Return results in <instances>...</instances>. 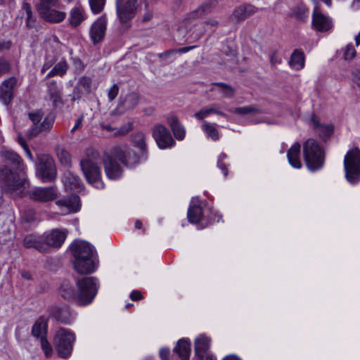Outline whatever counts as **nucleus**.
Returning <instances> with one entry per match:
<instances>
[{
    "label": "nucleus",
    "mask_w": 360,
    "mask_h": 360,
    "mask_svg": "<svg viewBox=\"0 0 360 360\" xmlns=\"http://www.w3.org/2000/svg\"><path fill=\"white\" fill-rule=\"evenodd\" d=\"M66 235L64 232L58 229L52 230L49 233L44 236V244H46V251L49 247L60 248L64 243Z\"/></svg>",
    "instance_id": "aec40b11"
},
{
    "label": "nucleus",
    "mask_w": 360,
    "mask_h": 360,
    "mask_svg": "<svg viewBox=\"0 0 360 360\" xmlns=\"http://www.w3.org/2000/svg\"><path fill=\"white\" fill-rule=\"evenodd\" d=\"M47 332V321L46 319L41 316L34 323L32 333L34 336L41 339L42 337H46Z\"/></svg>",
    "instance_id": "f704fd0d"
},
{
    "label": "nucleus",
    "mask_w": 360,
    "mask_h": 360,
    "mask_svg": "<svg viewBox=\"0 0 360 360\" xmlns=\"http://www.w3.org/2000/svg\"><path fill=\"white\" fill-rule=\"evenodd\" d=\"M303 154L309 169L315 171L321 169L324 163V152L317 141L307 139L303 144Z\"/></svg>",
    "instance_id": "7ed1b4c3"
},
{
    "label": "nucleus",
    "mask_w": 360,
    "mask_h": 360,
    "mask_svg": "<svg viewBox=\"0 0 360 360\" xmlns=\"http://www.w3.org/2000/svg\"><path fill=\"white\" fill-rule=\"evenodd\" d=\"M216 86L219 87V92L226 98H229L233 96L234 89L229 85L224 83H217Z\"/></svg>",
    "instance_id": "de8ad7c7"
},
{
    "label": "nucleus",
    "mask_w": 360,
    "mask_h": 360,
    "mask_svg": "<svg viewBox=\"0 0 360 360\" xmlns=\"http://www.w3.org/2000/svg\"><path fill=\"white\" fill-rule=\"evenodd\" d=\"M11 46V41H0V51L10 49Z\"/></svg>",
    "instance_id": "338daca9"
},
{
    "label": "nucleus",
    "mask_w": 360,
    "mask_h": 360,
    "mask_svg": "<svg viewBox=\"0 0 360 360\" xmlns=\"http://www.w3.org/2000/svg\"><path fill=\"white\" fill-rule=\"evenodd\" d=\"M332 25L331 20L315 8L312 18L313 27L319 32H326L332 27Z\"/></svg>",
    "instance_id": "412c9836"
},
{
    "label": "nucleus",
    "mask_w": 360,
    "mask_h": 360,
    "mask_svg": "<svg viewBox=\"0 0 360 360\" xmlns=\"http://www.w3.org/2000/svg\"><path fill=\"white\" fill-rule=\"evenodd\" d=\"M23 243L26 248H34L39 252H46L44 236L28 235L24 238Z\"/></svg>",
    "instance_id": "393cba45"
},
{
    "label": "nucleus",
    "mask_w": 360,
    "mask_h": 360,
    "mask_svg": "<svg viewBox=\"0 0 360 360\" xmlns=\"http://www.w3.org/2000/svg\"><path fill=\"white\" fill-rule=\"evenodd\" d=\"M234 112L239 115L258 114L262 110L255 105L239 107L234 109Z\"/></svg>",
    "instance_id": "a18cd8bd"
},
{
    "label": "nucleus",
    "mask_w": 360,
    "mask_h": 360,
    "mask_svg": "<svg viewBox=\"0 0 360 360\" xmlns=\"http://www.w3.org/2000/svg\"><path fill=\"white\" fill-rule=\"evenodd\" d=\"M59 0H39V3L38 5V11L39 13L41 11H44L48 9L50 7L56 6Z\"/></svg>",
    "instance_id": "8fccbe9b"
},
{
    "label": "nucleus",
    "mask_w": 360,
    "mask_h": 360,
    "mask_svg": "<svg viewBox=\"0 0 360 360\" xmlns=\"http://www.w3.org/2000/svg\"><path fill=\"white\" fill-rule=\"evenodd\" d=\"M61 296L65 300H72L77 303V291L74 288L68 285L63 284L60 289Z\"/></svg>",
    "instance_id": "37998d69"
},
{
    "label": "nucleus",
    "mask_w": 360,
    "mask_h": 360,
    "mask_svg": "<svg viewBox=\"0 0 360 360\" xmlns=\"http://www.w3.org/2000/svg\"><path fill=\"white\" fill-rule=\"evenodd\" d=\"M17 84L14 77L5 80L0 86V99L5 105H8L13 96V89Z\"/></svg>",
    "instance_id": "f3484780"
},
{
    "label": "nucleus",
    "mask_w": 360,
    "mask_h": 360,
    "mask_svg": "<svg viewBox=\"0 0 360 360\" xmlns=\"http://www.w3.org/2000/svg\"><path fill=\"white\" fill-rule=\"evenodd\" d=\"M130 298L133 301H137L142 298V295L140 291L139 290H134L130 294Z\"/></svg>",
    "instance_id": "e2e57ef3"
},
{
    "label": "nucleus",
    "mask_w": 360,
    "mask_h": 360,
    "mask_svg": "<svg viewBox=\"0 0 360 360\" xmlns=\"http://www.w3.org/2000/svg\"><path fill=\"white\" fill-rule=\"evenodd\" d=\"M111 153L115 158L118 159L123 165L129 167L147 160L142 159V153L138 155L136 152L124 144L115 146Z\"/></svg>",
    "instance_id": "9d476101"
},
{
    "label": "nucleus",
    "mask_w": 360,
    "mask_h": 360,
    "mask_svg": "<svg viewBox=\"0 0 360 360\" xmlns=\"http://www.w3.org/2000/svg\"><path fill=\"white\" fill-rule=\"evenodd\" d=\"M68 70V64L65 60L58 62L55 65L53 69L47 74L46 78H50L55 76L63 77L66 74Z\"/></svg>",
    "instance_id": "4c0bfd02"
},
{
    "label": "nucleus",
    "mask_w": 360,
    "mask_h": 360,
    "mask_svg": "<svg viewBox=\"0 0 360 360\" xmlns=\"http://www.w3.org/2000/svg\"><path fill=\"white\" fill-rule=\"evenodd\" d=\"M98 159L86 158L80 162V167L87 182L98 189L104 188Z\"/></svg>",
    "instance_id": "423d86ee"
},
{
    "label": "nucleus",
    "mask_w": 360,
    "mask_h": 360,
    "mask_svg": "<svg viewBox=\"0 0 360 360\" xmlns=\"http://www.w3.org/2000/svg\"><path fill=\"white\" fill-rule=\"evenodd\" d=\"M9 70V63L5 59L0 58V75L8 72Z\"/></svg>",
    "instance_id": "13d9d810"
},
{
    "label": "nucleus",
    "mask_w": 360,
    "mask_h": 360,
    "mask_svg": "<svg viewBox=\"0 0 360 360\" xmlns=\"http://www.w3.org/2000/svg\"><path fill=\"white\" fill-rule=\"evenodd\" d=\"M160 356L162 360H169V349L168 348H162L160 349Z\"/></svg>",
    "instance_id": "052dcab7"
},
{
    "label": "nucleus",
    "mask_w": 360,
    "mask_h": 360,
    "mask_svg": "<svg viewBox=\"0 0 360 360\" xmlns=\"http://www.w3.org/2000/svg\"><path fill=\"white\" fill-rule=\"evenodd\" d=\"M257 11V8L250 4L239 6L233 12L231 18L237 21L243 20Z\"/></svg>",
    "instance_id": "bb28decb"
},
{
    "label": "nucleus",
    "mask_w": 360,
    "mask_h": 360,
    "mask_svg": "<svg viewBox=\"0 0 360 360\" xmlns=\"http://www.w3.org/2000/svg\"><path fill=\"white\" fill-rule=\"evenodd\" d=\"M62 181L67 191H79L82 189L80 179L69 170L64 172Z\"/></svg>",
    "instance_id": "b1692460"
},
{
    "label": "nucleus",
    "mask_w": 360,
    "mask_h": 360,
    "mask_svg": "<svg viewBox=\"0 0 360 360\" xmlns=\"http://www.w3.org/2000/svg\"><path fill=\"white\" fill-rule=\"evenodd\" d=\"M52 314L57 321L65 324H70L73 320L72 314L68 307H56L53 308Z\"/></svg>",
    "instance_id": "c756f323"
},
{
    "label": "nucleus",
    "mask_w": 360,
    "mask_h": 360,
    "mask_svg": "<svg viewBox=\"0 0 360 360\" xmlns=\"http://www.w3.org/2000/svg\"><path fill=\"white\" fill-rule=\"evenodd\" d=\"M139 94L136 92H131L125 96L120 105H122L124 109L130 110L135 108L139 104Z\"/></svg>",
    "instance_id": "e433bc0d"
},
{
    "label": "nucleus",
    "mask_w": 360,
    "mask_h": 360,
    "mask_svg": "<svg viewBox=\"0 0 360 360\" xmlns=\"http://www.w3.org/2000/svg\"><path fill=\"white\" fill-rule=\"evenodd\" d=\"M133 127V122L129 121L126 124H123L120 128L115 129L112 128L111 126L108 124L102 125V128L107 131L115 130V136H124L127 134L129 131L132 129Z\"/></svg>",
    "instance_id": "a19ab883"
},
{
    "label": "nucleus",
    "mask_w": 360,
    "mask_h": 360,
    "mask_svg": "<svg viewBox=\"0 0 360 360\" xmlns=\"http://www.w3.org/2000/svg\"><path fill=\"white\" fill-rule=\"evenodd\" d=\"M202 130L205 133L207 138H210L213 141L219 139V132L214 127V124L204 122L201 126Z\"/></svg>",
    "instance_id": "ea45409f"
},
{
    "label": "nucleus",
    "mask_w": 360,
    "mask_h": 360,
    "mask_svg": "<svg viewBox=\"0 0 360 360\" xmlns=\"http://www.w3.org/2000/svg\"><path fill=\"white\" fill-rule=\"evenodd\" d=\"M75 257L74 267L81 274H90L96 270L94 248L88 242L75 240L70 247Z\"/></svg>",
    "instance_id": "f03ea898"
},
{
    "label": "nucleus",
    "mask_w": 360,
    "mask_h": 360,
    "mask_svg": "<svg viewBox=\"0 0 360 360\" xmlns=\"http://www.w3.org/2000/svg\"><path fill=\"white\" fill-rule=\"evenodd\" d=\"M20 12L22 18L25 17L26 18L27 26L30 27H33L34 20L30 5L28 3H23Z\"/></svg>",
    "instance_id": "79ce46f5"
},
{
    "label": "nucleus",
    "mask_w": 360,
    "mask_h": 360,
    "mask_svg": "<svg viewBox=\"0 0 360 360\" xmlns=\"http://www.w3.org/2000/svg\"><path fill=\"white\" fill-rule=\"evenodd\" d=\"M309 125L323 139L329 138L334 131V126L332 124H321L319 118L314 115L309 120Z\"/></svg>",
    "instance_id": "2eb2a0df"
},
{
    "label": "nucleus",
    "mask_w": 360,
    "mask_h": 360,
    "mask_svg": "<svg viewBox=\"0 0 360 360\" xmlns=\"http://www.w3.org/2000/svg\"><path fill=\"white\" fill-rule=\"evenodd\" d=\"M211 339L205 335H200L195 340V353L196 356H202L209 353Z\"/></svg>",
    "instance_id": "7c9ffc66"
},
{
    "label": "nucleus",
    "mask_w": 360,
    "mask_h": 360,
    "mask_svg": "<svg viewBox=\"0 0 360 360\" xmlns=\"http://www.w3.org/2000/svg\"><path fill=\"white\" fill-rule=\"evenodd\" d=\"M115 5L119 22L128 27L136 15L139 8L137 0H115Z\"/></svg>",
    "instance_id": "1a4fd4ad"
},
{
    "label": "nucleus",
    "mask_w": 360,
    "mask_h": 360,
    "mask_svg": "<svg viewBox=\"0 0 360 360\" xmlns=\"http://www.w3.org/2000/svg\"><path fill=\"white\" fill-rule=\"evenodd\" d=\"M113 158L112 155H106L103 159V165L107 176L110 179L116 180L122 176V170Z\"/></svg>",
    "instance_id": "a211bd4d"
},
{
    "label": "nucleus",
    "mask_w": 360,
    "mask_h": 360,
    "mask_svg": "<svg viewBox=\"0 0 360 360\" xmlns=\"http://www.w3.org/2000/svg\"><path fill=\"white\" fill-rule=\"evenodd\" d=\"M41 340V346L46 357H49L52 354V347L50 343L48 342L46 337H42Z\"/></svg>",
    "instance_id": "603ef678"
},
{
    "label": "nucleus",
    "mask_w": 360,
    "mask_h": 360,
    "mask_svg": "<svg viewBox=\"0 0 360 360\" xmlns=\"http://www.w3.org/2000/svg\"><path fill=\"white\" fill-rule=\"evenodd\" d=\"M289 64L296 70L302 69L304 66V54L300 50H295L291 55Z\"/></svg>",
    "instance_id": "c9c22d12"
},
{
    "label": "nucleus",
    "mask_w": 360,
    "mask_h": 360,
    "mask_svg": "<svg viewBox=\"0 0 360 360\" xmlns=\"http://www.w3.org/2000/svg\"><path fill=\"white\" fill-rule=\"evenodd\" d=\"M54 63V60H46L43 67L41 68V72L42 73L45 72L48 69H49Z\"/></svg>",
    "instance_id": "0e129e2a"
},
{
    "label": "nucleus",
    "mask_w": 360,
    "mask_h": 360,
    "mask_svg": "<svg viewBox=\"0 0 360 360\" xmlns=\"http://www.w3.org/2000/svg\"><path fill=\"white\" fill-rule=\"evenodd\" d=\"M119 92V86L117 84H113L108 91V99L111 101L114 100L117 96Z\"/></svg>",
    "instance_id": "4d7b16f0"
},
{
    "label": "nucleus",
    "mask_w": 360,
    "mask_h": 360,
    "mask_svg": "<svg viewBox=\"0 0 360 360\" xmlns=\"http://www.w3.org/2000/svg\"><path fill=\"white\" fill-rule=\"evenodd\" d=\"M75 340V335L69 329L61 328L56 332L53 344L60 357L66 359L71 354Z\"/></svg>",
    "instance_id": "0eeeda50"
},
{
    "label": "nucleus",
    "mask_w": 360,
    "mask_h": 360,
    "mask_svg": "<svg viewBox=\"0 0 360 360\" xmlns=\"http://www.w3.org/2000/svg\"><path fill=\"white\" fill-rule=\"evenodd\" d=\"M55 117L53 115H48L43 120L42 122H39L32 124L30 129L27 131V135L30 138L35 137L40 133L49 131L53 126Z\"/></svg>",
    "instance_id": "dca6fc26"
},
{
    "label": "nucleus",
    "mask_w": 360,
    "mask_h": 360,
    "mask_svg": "<svg viewBox=\"0 0 360 360\" xmlns=\"http://www.w3.org/2000/svg\"><path fill=\"white\" fill-rule=\"evenodd\" d=\"M31 199L40 202H48L54 200L57 197L56 188L53 186L38 187L29 192Z\"/></svg>",
    "instance_id": "4468645a"
},
{
    "label": "nucleus",
    "mask_w": 360,
    "mask_h": 360,
    "mask_svg": "<svg viewBox=\"0 0 360 360\" xmlns=\"http://www.w3.org/2000/svg\"><path fill=\"white\" fill-rule=\"evenodd\" d=\"M106 30V22L103 18H98L91 25L90 37L94 44L99 43L104 37Z\"/></svg>",
    "instance_id": "6ab92c4d"
},
{
    "label": "nucleus",
    "mask_w": 360,
    "mask_h": 360,
    "mask_svg": "<svg viewBox=\"0 0 360 360\" xmlns=\"http://www.w3.org/2000/svg\"><path fill=\"white\" fill-rule=\"evenodd\" d=\"M211 114H217L224 117L227 116L224 112H222L221 108L218 105L214 104L210 107L202 108L194 114V117L198 120H203Z\"/></svg>",
    "instance_id": "473e14b6"
},
{
    "label": "nucleus",
    "mask_w": 360,
    "mask_h": 360,
    "mask_svg": "<svg viewBox=\"0 0 360 360\" xmlns=\"http://www.w3.org/2000/svg\"><path fill=\"white\" fill-rule=\"evenodd\" d=\"M167 123L169 125L175 138L183 140L186 136L185 127L179 122L177 117L171 115L167 117Z\"/></svg>",
    "instance_id": "c85d7f7f"
},
{
    "label": "nucleus",
    "mask_w": 360,
    "mask_h": 360,
    "mask_svg": "<svg viewBox=\"0 0 360 360\" xmlns=\"http://www.w3.org/2000/svg\"><path fill=\"white\" fill-rule=\"evenodd\" d=\"M57 155L59 161L62 165L66 167H69L71 165V156L70 153L63 148H58L57 149Z\"/></svg>",
    "instance_id": "c03bdc74"
},
{
    "label": "nucleus",
    "mask_w": 360,
    "mask_h": 360,
    "mask_svg": "<svg viewBox=\"0 0 360 360\" xmlns=\"http://www.w3.org/2000/svg\"><path fill=\"white\" fill-rule=\"evenodd\" d=\"M270 62L272 65H276V64L281 63V60L277 58L276 53H274L270 57Z\"/></svg>",
    "instance_id": "69168bd1"
},
{
    "label": "nucleus",
    "mask_w": 360,
    "mask_h": 360,
    "mask_svg": "<svg viewBox=\"0 0 360 360\" xmlns=\"http://www.w3.org/2000/svg\"><path fill=\"white\" fill-rule=\"evenodd\" d=\"M86 18L84 8L82 5L77 4L70 10L68 22L71 27H77L85 20Z\"/></svg>",
    "instance_id": "4be33fe9"
},
{
    "label": "nucleus",
    "mask_w": 360,
    "mask_h": 360,
    "mask_svg": "<svg viewBox=\"0 0 360 360\" xmlns=\"http://www.w3.org/2000/svg\"><path fill=\"white\" fill-rule=\"evenodd\" d=\"M39 14L45 20L53 23H59L63 21L66 17V13L64 11L56 10L53 7L41 11Z\"/></svg>",
    "instance_id": "a878e982"
},
{
    "label": "nucleus",
    "mask_w": 360,
    "mask_h": 360,
    "mask_svg": "<svg viewBox=\"0 0 360 360\" xmlns=\"http://www.w3.org/2000/svg\"><path fill=\"white\" fill-rule=\"evenodd\" d=\"M44 113L41 110H37L29 113V118L32 120L33 124L41 122Z\"/></svg>",
    "instance_id": "5fc2aeb1"
},
{
    "label": "nucleus",
    "mask_w": 360,
    "mask_h": 360,
    "mask_svg": "<svg viewBox=\"0 0 360 360\" xmlns=\"http://www.w3.org/2000/svg\"><path fill=\"white\" fill-rule=\"evenodd\" d=\"M188 219L191 223L195 224L200 221L202 217V210L200 206L194 205L188 210Z\"/></svg>",
    "instance_id": "58836bf2"
},
{
    "label": "nucleus",
    "mask_w": 360,
    "mask_h": 360,
    "mask_svg": "<svg viewBox=\"0 0 360 360\" xmlns=\"http://www.w3.org/2000/svg\"><path fill=\"white\" fill-rule=\"evenodd\" d=\"M217 4V0H207L203 5L200 6L196 12V15H201L205 13H207L210 9L215 6Z\"/></svg>",
    "instance_id": "49530a36"
},
{
    "label": "nucleus",
    "mask_w": 360,
    "mask_h": 360,
    "mask_svg": "<svg viewBox=\"0 0 360 360\" xmlns=\"http://www.w3.org/2000/svg\"><path fill=\"white\" fill-rule=\"evenodd\" d=\"M300 148L301 146L298 142L295 143L287 153V158L289 164L295 169L302 167L300 160Z\"/></svg>",
    "instance_id": "cd10ccee"
},
{
    "label": "nucleus",
    "mask_w": 360,
    "mask_h": 360,
    "mask_svg": "<svg viewBox=\"0 0 360 360\" xmlns=\"http://www.w3.org/2000/svg\"><path fill=\"white\" fill-rule=\"evenodd\" d=\"M134 145L139 148L141 153H142V159H147V146L146 143V135L142 132H136L131 137Z\"/></svg>",
    "instance_id": "72a5a7b5"
},
{
    "label": "nucleus",
    "mask_w": 360,
    "mask_h": 360,
    "mask_svg": "<svg viewBox=\"0 0 360 360\" xmlns=\"http://www.w3.org/2000/svg\"><path fill=\"white\" fill-rule=\"evenodd\" d=\"M91 81L89 78L83 77L79 81V84L82 86L85 90L89 91Z\"/></svg>",
    "instance_id": "bf43d9fd"
},
{
    "label": "nucleus",
    "mask_w": 360,
    "mask_h": 360,
    "mask_svg": "<svg viewBox=\"0 0 360 360\" xmlns=\"http://www.w3.org/2000/svg\"><path fill=\"white\" fill-rule=\"evenodd\" d=\"M56 204L61 210L63 214L77 212L80 210V199L78 195H71L68 197L58 200Z\"/></svg>",
    "instance_id": "ddd939ff"
},
{
    "label": "nucleus",
    "mask_w": 360,
    "mask_h": 360,
    "mask_svg": "<svg viewBox=\"0 0 360 360\" xmlns=\"http://www.w3.org/2000/svg\"><path fill=\"white\" fill-rule=\"evenodd\" d=\"M2 153L6 160L16 165V171L6 167L0 169V186L6 193L18 195L23 192L27 184L22 160L11 150H5Z\"/></svg>",
    "instance_id": "f257e3e1"
},
{
    "label": "nucleus",
    "mask_w": 360,
    "mask_h": 360,
    "mask_svg": "<svg viewBox=\"0 0 360 360\" xmlns=\"http://www.w3.org/2000/svg\"><path fill=\"white\" fill-rule=\"evenodd\" d=\"M153 12L150 10H147L141 17V20L143 22H147L153 18Z\"/></svg>",
    "instance_id": "680f3d73"
},
{
    "label": "nucleus",
    "mask_w": 360,
    "mask_h": 360,
    "mask_svg": "<svg viewBox=\"0 0 360 360\" xmlns=\"http://www.w3.org/2000/svg\"><path fill=\"white\" fill-rule=\"evenodd\" d=\"M37 175L43 182H50L56 178L55 162L49 155L42 154L38 157Z\"/></svg>",
    "instance_id": "6e6552de"
},
{
    "label": "nucleus",
    "mask_w": 360,
    "mask_h": 360,
    "mask_svg": "<svg viewBox=\"0 0 360 360\" xmlns=\"http://www.w3.org/2000/svg\"><path fill=\"white\" fill-rule=\"evenodd\" d=\"M89 3L92 12L96 14L103 11L105 0H89Z\"/></svg>",
    "instance_id": "09e8293b"
},
{
    "label": "nucleus",
    "mask_w": 360,
    "mask_h": 360,
    "mask_svg": "<svg viewBox=\"0 0 360 360\" xmlns=\"http://www.w3.org/2000/svg\"><path fill=\"white\" fill-rule=\"evenodd\" d=\"M356 50L353 45H347L344 50V58L347 60H351L356 56Z\"/></svg>",
    "instance_id": "864d4df0"
},
{
    "label": "nucleus",
    "mask_w": 360,
    "mask_h": 360,
    "mask_svg": "<svg viewBox=\"0 0 360 360\" xmlns=\"http://www.w3.org/2000/svg\"><path fill=\"white\" fill-rule=\"evenodd\" d=\"M153 136L161 149L172 147L175 143L169 131L161 124L153 127Z\"/></svg>",
    "instance_id": "f8f14e48"
},
{
    "label": "nucleus",
    "mask_w": 360,
    "mask_h": 360,
    "mask_svg": "<svg viewBox=\"0 0 360 360\" xmlns=\"http://www.w3.org/2000/svg\"><path fill=\"white\" fill-rule=\"evenodd\" d=\"M177 32L179 35H182L183 38L193 42L202 37L206 32V29L203 23L194 24L188 22L185 26L180 27Z\"/></svg>",
    "instance_id": "9b49d317"
},
{
    "label": "nucleus",
    "mask_w": 360,
    "mask_h": 360,
    "mask_svg": "<svg viewBox=\"0 0 360 360\" xmlns=\"http://www.w3.org/2000/svg\"><path fill=\"white\" fill-rule=\"evenodd\" d=\"M175 352L181 360H189L191 354V342L187 339H181L174 348Z\"/></svg>",
    "instance_id": "2f4dec72"
},
{
    "label": "nucleus",
    "mask_w": 360,
    "mask_h": 360,
    "mask_svg": "<svg viewBox=\"0 0 360 360\" xmlns=\"http://www.w3.org/2000/svg\"><path fill=\"white\" fill-rule=\"evenodd\" d=\"M195 47H196L195 46H190L182 47V48L177 49L169 50L167 52L162 53L160 55V57H169L175 53H187V52L193 50Z\"/></svg>",
    "instance_id": "3c124183"
},
{
    "label": "nucleus",
    "mask_w": 360,
    "mask_h": 360,
    "mask_svg": "<svg viewBox=\"0 0 360 360\" xmlns=\"http://www.w3.org/2000/svg\"><path fill=\"white\" fill-rule=\"evenodd\" d=\"M201 360H214V357L210 354L207 353L202 356H198Z\"/></svg>",
    "instance_id": "774afa93"
},
{
    "label": "nucleus",
    "mask_w": 360,
    "mask_h": 360,
    "mask_svg": "<svg viewBox=\"0 0 360 360\" xmlns=\"http://www.w3.org/2000/svg\"><path fill=\"white\" fill-rule=\"evenodd\" d=\"M47 94L55 108L60 107L63 105L61 96L62 88L58 86L56 81H52L48 84Z\"/></svg>",
    "instance_id": "5701e85b"
},
{
    "label": "nucleus",
    "mask_w": 360,
    "mask_h": 360,
    "mask_svg": "<svg viewBox=\"0 0 360 360\" xmlns=\"http://www.w3.org/2000/svg\"><path fill=\"white\" fill-rule=\"evenodd\" d=\"M345 178L351 184H356L360 180V150L355 147L346 153L344 158Z\"/></svg>",
    "instance_id": "39448f33"
},
{
    "label": "nucleus",
    "mask_w": 360,
    "mask_h": 360,
    "mask_svg": "<svg viewBox=\"0 0 360 360\" xmlns=\"http://www.w3.org/2000/svg\"><path fill=\"white\" fill-rule=\"evenodd\" d=\"M77 304L86 306L91 304L98 290V282L95 277H84L77 283Z\"/></svg>",
    "instance_id": "20e7f679"
},
{
    "label": "nucleus",
    "mask_w": 360,
    "mask_h": 360,
    "mask_svg": "<svg viewBox=\"0 0 360 360\" xmlns=\"http://www.w3.org/2000/svg\"><path fill=\"white\" fill-rule=\"evenodd\" d=\"M226 158V155L224 153H221L219 155L217 162L218 167L223 172L224 175L225 176L228 174V169L225 163L223 162V160Z\"/></svg>",
    "instance_id": "6e6d98bb"
}]
</instances>
